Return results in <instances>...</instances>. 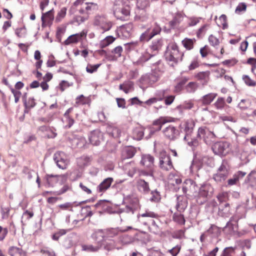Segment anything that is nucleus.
Returning <instances> with one entry per match:
<instances>
[{"instance_id": "nucleus-1", "label": "nucleus", "mask_w": 256, "mask_h": 256, "mask_svg": "<svg viewBox=\"0 0 256 256\" xmlns=\"http://www.w3.org/2000/svg\"><path fill=\"white\" fill-rule=\"evenodd\" d=\"M158 214L150 210H146L145 212L138 215V218L139 222L144 225H148L150 230L156 234H158L161 232V230L156 222L154 220H146V218H156Z\"/></svg>"}, {"instance_id": "nucleus-2", "label": "nucleus", "mask_w": 256, "mask_h": 256, "mask_svg": "<svg viewBox=\"0 0 256 256\" xmlns=\"http://www.w3.org/2000/svg\"><path fill=\"white\" fill-rule=\"evenodd\" d=\"M130 230H138V229L133 228L130 226H128L126 228L117 227L115 228H108L106 230H98L96 231L94 234V236L96 238L101 237V238L99 241H101L104 239V238H112L116 236H120V234L122 232H125Z\"/></svg>"}, {"instance_id": "nucleus-3", "label": "nucleus", "mask_w": 256, "mask_h": 256, "mask_svg": "<svg viewBox=\"0 0 256 256\" xmlns=\"http://www.w3.org/2000/svg\"><path fill=\"white\" fill-rule=\"evenodd\" d=\"M164 56L169 64L174 66L182 60L183 54L179 52L176 44H171L168 46Z\"/></svg>"}, {"instance_id": "nucleus-4", "label": "nucleus", "mask_w": 256, "mask_h": 256, "mask_svg": "<svg viewBox=\"0 0 256 256\" xmlns=\"http://www.w3.org/2000/svg\"><path fill=\"white\" fill-rule=\"evenodd\" d=\"M114 14L117 19L122 20H128L130 14V6L122 0H116L114 6Z\"/></svg>"}, {"instance_id": "nucleus-5", "label": "nucleus", "mask_w": 256, "mask_h": 256, "mask_svg": "<svg viewBox=\"0 0 256 256\" xmlns=\"http://www.w3.org/2000/svg\"><path fill=\"white\" fill-rule=\"evenodd\" d=\"M154 55L155 54H150L148 50L139 48L134 51L132 54L133 64L136 66H142L145 62Z\"/></svg>"}, {"instance_id": "nucleus-6", "label": "nucleus", "mask_w": 256, "mask_h": 256, "mask_svg": "<svg viewBox=\"0 0 256 256\" xmlns=\"http://www.w3.org/2000/svg\"><path fill=\"white\" fill-rule=\"evenodd\" d=\"M160 27L156 24L146 28L140 36V41L142 42H148L154 36L160 33Z\"/></svg>"}, {"instance_id": "nucleus-7", "label": "nucleus", "mask_w": 256, "mask_h": 256, "mask_svg": "<svg viewBox=\"0 0 256 256\" xmlns=\"http://www.w3.org/2000/svg\"><path fill=\"white\" fill-rule=\"evenodd\" d=\"M160 74V71L155 69L151 73L143 75L140 79V82L142 84L151 86L158 80Z\"/></svg>"}, {"instance_id": "nucleus-8", "label": "nucleus", "mask_w": 256, "mask_h": 256, "mask_svg": "<svg viewBox=\"0 0 256 256\" xmlns=\"http://www.w3.org/2000/svg\"><path fill=\"white\" fill-rule=\"evenodd\" d=\"M160 166L164 170L168 171L173 168L170 156L165 151L160 153Z\"/></svg>"}, {"instance_id": "nucleus-9", "label": "nucleus", "mask_w": 256, "mask_h": 256, "mask_svg": "<svg viewBox=\"0 0 256 256\" xmlns=\"http://www.w3.org/2000/svg\"><path fill=\"white\" fill-rule=\"evenodd\" d=\"M197 136L202 138L206 144H210L215 138V134L208 128L200 127L198 130Z\"/></svg>"}, {"instance_id": "nucleus-10", "label": "nucleus", "mask_w": 256, "mask_h": 256, "mask_svg": "<svg viewBox=\"0 0 256 256\" xmlns=\"http://www.w3.org/2000/svg\"><path fill=\"white\" fill-rule=\"evenodd\" d=\"M230 144L228 142H218L216 143L212 148L216 154L224 156L228 153L230 150Z\"/></svg>"}, {"instance_id": "nucleus-11", "label": "nucleus", "mask_w": 256, "mask_h": 256, "mask_svg": "<svg viewBox=\"0 0 256 256\" xmlns=\"http://www.w3.org/2000/svg\"><path fill=\"white\" fill-rule=\"evenodd\" d=\"M198 189V187L196 182L191 179L186 180L183 184L182 190L185 194L189 192L188 194H192L193 196H196Z\"/></svg>"}, {"instance_id": "nucleus-12", "label": "nucleus", "mask_w": 256, "mask_h": 256, "mask_svg": "<svg viewBox=\"0 0 256 256\" xmlns=\"http://www.w3.org/2000/svg\"><path fill=\"white\" fill-rule=\"evenodd\" d=\"M54 160L57 166L62 170L66 168L68 164L66 156L62 152H56L54 156Z\"/></svg>"}, {"instance_id": "nucleus-13", "label": "nucleus", "mask_w": 256, "mask_h": 256, "mask_svg": "<svg viewBox=\"0 0 256 256\" xmlns=\"http://www.w3.org/2000/svg\"><path fill=\"white\" fill-rule=\"evenodd\" d=\"M164 136L170 140H174L178 136L180 132L178 130L172 125H169L162 130Z\"/></svg>"}, {"instance_id": "nucleus-14", "label": "nucleus", "mask_w": 256, "mask_h": 256, "mask_svg": "<svg viewBox=\"0 0 256 256\" xmlns=\"http://www.w3.org/2000/svg\"><path fill=\"white\" fill-rule=\"evenodd\" d=\"M94 24L101 28L104 31H108L112 27V23L104 16H96L94 20Z\"/></svg>"}, {"instance_id": "nucleus-15", "label": "nucleus", "mask_w": 256, "mask_h": 256, "mask_svg": "<svg viewBox=\"0 0 256 256\" xmlns=\"http://www.w3.org/2000/svg\"><path fill=\"white\" fill-rule=\"evenodd\" d=\"M228 174V169L223 162L218 168L217 173L214 176V178L216 182H222L226 179Z\"/></svg>"}, {"instance_id": "nucleus-16", "label": "nucleus", "mask_w": 256, "mask_h": 256, "mask_svg": "<svg viewBox=\"0 0 256 256\" xmlns=\"http://www.w3.org/2000/svg\"><path fill=\"white\" fill-rule=\"evenodd\" d=\"M174 118H167L161 116L158 118L154 120L152 122V126L154 130L156 132H159L162 128V126L167 122H174Z\"/></svg>"}, {"instance_id": "nucleus-17", "label": "nucleus", "mask_w": 256, "mask_h": 256, "mask_svg": "<svg viewBox=\"0 0 256 256\" xmlns=\"http://www.w3.org/2000/svg\"><path fill=\"white\" fill-rule=\"evenodd\" d=\"M54 19V10L52 9L45 13H42L41 20L42 21V26H50Z\"/></svg>"}, {"instance_id": "nucleus-18", "label": "nucleus", "mask_w": 256, "mask_h": 256, "mask_svg": "<svg viewBox=\"0 0 256 256\" xmlns=\"http://www.w3.org/2000/svg\"><path fill=\"white\" fill-rule=\"evenodd\" d=\"M198 195L200 197L207 198L212 194L213 189L211 186L208 184H204L198 189Z\"/></svg>"}, {"instance_id": "nucleus-19", "label": "nucleus", "mask_w": 256, "mask_h": 256, "mask_svg": "<svg viewBox=\"0 0 256 256\" xmlns=\"http://www.w3.org/2000/svg\"><path fill=\"white\" fill-rule=\"evenodd\" d=\"M89 140L92 144L98 146L102 140V134L99 130H94L90 132Z\"/></svg>"}, {"instance_id": "nucleus-20", "label": "nucleus", "mask_w": 256, "mask_h": 256, "mask_svg": "<svg viewBox=\"0 0 256 256\" xmlns=\"http://www.w3.org/2000/svg\"><path fill=\"white\" fill-rule=\"evenodd\" d=\"M136 234L134 236H132L126 234H121L118 238V242L122 246L130 244L136 241Z\"/></svg>"}, {"instance_id": "nucleus-21", "label": "nucleus", "mask_w": 256, "mask_h": 256, "mask_svg": "<svg viewBox=\"0 0 256 256\" xmlns=\"http://www.w3.org/2000/svg\"><path fill=\"white\" fill-rule=\"evenodd\" d=\"M86 36V32L84 30L80 33L70 36L65 41L64 44L68 45L71 44H76L82 40L84 36Z\"/></svg>"}, {"instance_id": "nucleus-22", "label": "nucleus", "mask_w": 256, "mask_h": 256, "mask_svg": "<svg viewBox=\"0 0 256 256\" xmlns=\"http://www.w3.org/2000/svg\"><path fill=\"white\" fill-rule=\"evenodd\" d=\"M113 178H108L104 179L98 186L96 190L98 192L103 193L106 192L110 186Z\"/></svg>"}, {"instance_id": "nucleus-23", "label": "nucleus", "mask_w": 256, "mask_h": 256, "mask_svg": "<svg viewBox=\"0 0 256 256\" xmlns=\"http://www.w3.org/2000/svg\"><path fill=\"white\" fill-rule=\"evenodd\" d=\"M154 158L150 154H144L142 156L140 164L146 168H151L154 166Z\"/></svg>"}, {"instance_id": "nucleus-24", "label": "nucleus", "mask_w": 256, "mask_h": 256, "mask_svg": "<svg viewBox=\"0 0 256 256\" xmlns=\"http://www.w3.org/2000/svg\"><path fill=\"white\" fill-rule=\"evenodd\" d=\"M136 186L138 190L143 194H148L150 191L148 182L142 179L138 180Z\"/></svg>"}, {"instance_id": "nucleus-25", "label": "nucleus", "mask_w": 256, "mask_h": 256, "mask_svg": "<svg viewBox=\"0 0 256 256\" xmlns=\"http://www.w3.org/2000/svg\"><path fill=\"white\" fill-rule=\"evenodd\" d=\"M177 201L176 208L180 212H182L188 206L186 198L182 196H178L177 198Z\"/></svg>"}, {"instance_id": "nucleus-26", "label": "nucleus", "mask_w": 256, "mask_h": 256, "mask_svg": "<svg viewBox=\"0 0 256 256\" xmlns=\"http://www.w3.org/2000/svg\"><path fill=\"white\" fill-rule=\"evenodd\" d=\"M162 46V40L160 39L154 40L150 45L148 49H147L150 54L157 53L158 51L161 48Z\"/></svg>"}, {"instance_id": "nucleus-27", "label": "nucleus", "mask_w": 256, "mask_h": 256, "mask_svg": "<svg viewBox=\"0 0 256 256\" xmlns=\"http://www.w3.org/2000/svg\"><path fill=\"white\" fill-rule=\"evenodd\" d=\"M206 232L212 238H218L220 234L221 230L216 225L212 224Z\"/></svg>"}, {"instance_id": "nucleus-28", "label": "nucleus", "mask_w": 256, "mask_h": 256, "mask_svg": "<svg viewBox=\"0 0 256 256\" xmlns=\"http://www.w3.org/2000/svg\"><path fill=\"white\" fill-rule=\"evenodd\" d=\"M246 172L239 171L235 174L232 178L229 179L228 181V186H233L236 184L240 178H243L246 175Z\"/></svg>"}, {"instance_id": "nucleus-29", "label": "nucleus", "mask_w": 256, "mask_h": 256, "mask_svg": "<svg viewBox=\"0 0 256 256\" xmlns=\"http://www.w3.org/2000/svg\"><path fill=\"white\" fill-rule=\"evenodd\" d=\"M168 181L170 184L173 186L180 184L182 182L180 176L176 173H170L168 176Z\"/></svg>"}, {"instance_id": "nucleus-30", "label": "nucleus", "mask_w": 256, "mask_h": 256, "mask_svg": "<svg viewBox=\"0 0 256 256\" xmlns=\"http://www.w3.org/2000/svg\"><path fill=\"white\" fill-rule=\"evenodd\" d=\"M144 129L143 128L138 126L133 130L132 137L134 139L139 140H140L144 135Z\"/></svg>"}, {"instance_id": "nucleus-31", "label": "nucleus", "mask_w": 256, "mask_h": 256, "mask_svg": "<svg viewBox=\"0 0 256 256\" xmlns=\"http://www.w3.org/2000/svg\"><path fill=\"white\" fill-rule=\"evenodd\" d=\"M108 134L114 138H118L121 134L120 130L114 126H109L107 128Z\"/></svg>"}, {"instance_id": "nucleus-32", "label": "nucleus", "mask_w": 256, "mask_h": 256, "mask_svg": "<svg viewBox=\"0 0 256 256\" xmlns=\"http://www.w3.org/2000/svg\"><path fill=\"white\" fill-rule=\"evenodd\" d=\"M194 127V123L192 120L187 121L186 122L184 126V131L186 134L184 138V140L188 139L190 135L192 132Z\"/></svg>"}, {"instance_id": "nucleus-33", "label": "nucleus", "mask_w": 256, "mask_h": 256, "mask_svg": "<svg viewBox=\"0 0 256 256\" xmlns=\"http://www.w3.org/2000/svg\"><path fill=\"white\" fill-rule=\"evenodd\" d=\"M78 12L82 16H79L76 17V20L78 22L82 23L87 20L89 17L88 12L85 10V8H81Z\"/></svg>"}, {"instance_id": "nucleus-34", "label": "nucleus", "mask_w": 256, "mask_h": 256, "mask_svg": "<svg viewBox=\"0 0 256 256\" xmlns=\"http://www.w3.org/2000/svg\"><path fill=\"white\" fill-rule=\"evenodd\" d=\"M120 89L122 90L125 93L128 94L132 90L134 83L130 81H126L120 85Z\"/></svg>"}, {"instance_id": "nucleus-35", "label": "nucleus", "mask_w": 256, "mask_h": 256, "mask_svg": "<svg viewBox=\"0 0 256 256\" xmlns=\"http://www.w3.org/2000/svg\"><path fill=\"white\" fill-rule=\"evenodd\" d=\"M216 96L217 94L216 93H210L204 96L201 100L204 104H208L213 101Z\"/></svg>"}, {"instance_id": "nucleus-36", "label": "nucleus", "mask_w": 256, "mask_h": 256, "mask_svg": "<svg viewBox=\"0 0 256 256\" xmlns=\"http://www.w3.org/2000/svg\"><path fill=\"white\" fill-rule=\"evenodd\" d=\"M219 212L222 216L228 217L230 214V206L228 203H226L224 205H220L219 207Z\"/></svg>"}, {"instance_id": "nucleus-37", "label": "nucleus", "mask_w": 256, "mask_h": 256, "mask_svg": "<svg viewBox=\"0 0 256 256\" xmlns=\"http://www.w3.org/2000/svg\"><path fill=\"white\" fill-rule=\"evenodd\" d=\"M232 218L230 220L227 222L226 225L223 228L224 232L228 235L232 234L234 232L236 228V226L232 223Z\"/></svg>"}, {"instance_id": "nucleus-38", "label": "nucleus", "mask_w": 256, "mask_h": 256, "mask_svg": "<svg viewBox=\"0 0 256 256\" xmlns=\"http://www.w3.org/2000/svg\"><path fill=\"white\" fill-rule=\"evenodd\" d=\"M184 16L181 14H177L174 19L170 22L169 24L172 28H174L183 20Z\"/></svg>"}, {"instance_id": "nucleus-39", "label": "nucleus", "mask_w": 256, "mask_h": 256, "mask_svg": "<svg viewBox=\"0 0 256 256\" xmlns=\"http://www.w3.org/2000/svg\"><path fill=\"white\" fill-rule=\"evenodd\" d=\"M66 10L67 9L65 7L62 8L60 10L55 18V22L56 23L60 22L64 18L66 14Z\"/></svg>"}, {"instance_id": "nucleus-40", "label": "nucleus", "mask_w": 256, "mask_h": 256, "mask_svg": "<svg viewBox=\"0 0 256 256\" xmlns=\"http://www.w3.org/2000/svg\"><path fill=\"white\" fill-rule=\"evenodd\" d=\"M26 94L23 96L24 105L26 108H31L36 106L35 100L33 98H30L28 101L26 100Z\"/></svg>"}, {"instance_id": "nucleus-41", "label": "nucleus", "mask_w": 256, "mask_h": 256, "mask_svg": "<svg viewBox=\"0 0 256 256\" xmlns=\"http://www.w3.org/2000/svg\"><path fill=\"white\" fill-rule=\"evenodd\" d=\"M235 250L236 248L232 246L226 247L223 250L220 256H234Z\"/></svg>"}, {"instance_id": "nucleus-42", "label": "nucleus", "mask_w": 256, "mask_h": 256, "mask_svg": "<svg viewBox=\"0 0 256 256\" xmlns=\"http://www.w3.org/2000/svg\"><path fill=\"white\" fill-rule=\"evenodd\" d=\"M114 40L115 38L113 36H108L100 42V46L102 48H105L112 43Z\"/></svg>"}, {"instance_id": "nucleus-43", "label": "nucleus", "mask_w": 256, "mask_h": 256, "mask_svg": "<svg viewBox=\"0 0 256 256\" xmlns=\"http://www.w3.org/2000/svg\"><path fill=\"white\" fill-rule=\"evenodd\" d=\"M210 72H202L198 73L196 75V78L200 80H204L205 82H207L208 80Z\"/></svg>"}, {"instance_id": "nucleus-44", "label": "nucleus", "mask_w": 256, "mask_h": 256, "mask_svg": "<svg viewBox=\"0 0 256 256\" xmlns=\"http://www.w3.org/2000/svg\"><path fill=\"white\" fill-rule=\"evenodd\" d=\"M124 49L127 52H130L131 50H134L138 46V42H134L124 44Z\"/></svg>"}, {"instance_id": "nucleus-45", "label": "nucleus", "mask_w": 256, "mask_h": 256, "mask_svg": "<svg viewBox=\"0 0 256 256\" xmlns=\"http://www.w3.org/2000/svg\"><path fill=\"white\" fill-rule=\"evenodd\" d=\"M214 105L217 110H222L226 106L224 98H218Z\"/></svg>"}, {"instance_id": "nucleus-46", "label": "nucleus", "mask_w": 256, "mask_h": 256, "mask_svg": "<svg viewBox=\"0 0 256 256\" xmlns=\"http://www.w3.org/2000/svg\"><path fill=\"white\" fill-rule=\"evenodd\" d=\"M86 6L85 7V10L88 12V15L90 12L97 10L98 9V4L94 2L86 3Z\"/></svg>"}, {"instance_id": "nucleus-47", "label": "nucleus", "mask_w": 256, "mask_h": 256, "mask_svg": "<svg viewBox=\"0 0 256 256\" xmlns=\"http://www.w3.org/2000/svg\"><path fill=\"white\" fill-rule=\"evenodd\" d=\"M126 170H128L126 174L130 177H133L136 172V168L132 166L131 164H126Z\"/></svg>"}, {"instance_id": "nucleus-48", "label": "nucleus", "mask_w": 256, "mask_h": 256, "mask_svg": "<svg viewBox=\"0 0 256 256\" xmlns=\"http://www.w3.org/2000/svg\"><path fill=\"white\" fill-rule=\"evenodd\" d=\"M194 41V40L186 38L182 41V43L184 48L190 50L193 48Z\"/></svg>"}, {"instance_id": "nucleus-49", "label": "nucleus", "mask_w": 256, "mask_h": 256, "mask_svg": "<svg viewBox=\"0 0 256 256\" xmlns=\"http://www.w3.org/2000/svg\"><path fill=\"white\" fill-rule=\"evenodd\" d=\"M198 86V84L196 82H190L186 85V88L188 92H194L197 90Z\"/></svg>"}, {"instance_id": "nucleus-50", "label": "nucleus", "mask_w": 256, "mask_h": 256, "mask_svg": "<svg viewBox=\"0 0 256 256\" xmlns=\"http://www.w3.org/2000/svg\"><path fill=\"white\" fill-rule=\"evenodd\" d=\"M84 142L85 140L83 138H80V139H78V138H75L72 140V146L74 147H81L84 145Z\"/></svg>"}, {"instance_id": "nucleus-51", "label": "nucleus", "mask_w": 256, "mask_h": 256, "mask_svg": "<svg viewBox=\"0 0 256 256\" xmlns=\"http://www.w3.org/2000/svg\"><path fill=\"white\" fill-rule=\"evenodd\" d=\"M82 249L88 252H94L97 251L99 249V246H93L91 244H85L82 246Z\"/></svg>"}, {"instance_id": "nucleus-52", "label": "nucleus", "mask_w": 256, "mask_h": 256, "mask_svg": "<svg viewBox=\"0 0 256 256\" xmlns=\"http://www.w3.org/2000/svg\"><path fill=\"white\" fill-rule=\"evenodd\" d=\"M173 218L176 222L179 224H184L185 223V219L184 217V216L181 214L175 213L174 214Z\"/></svg>"}, {"instance_id": "nucleus-53", "label": "nucleus", "mask_w": 256, "mask_h": 256, "mask_svg": "<svg viewBox=\"0 0 256 256\" xmlns=\"http://www.w3.org/2000/svg\"><path fill=\"white\" fill-rule=\"evenodd\" d=\"M15 34L18 38L25 37L26 34V30L25 26L16 28L15 30Z\"/></svg>"}, {"instance_id": "nucleus-54", "label": "nucleus", "mask_w": 256, "mask_h": 256, "mask_svg": "<svg viewBox=\"0 0 256 256\" xmlns=\"http://www.w3.org/2000/svg\"><path fill=\"white\" fill-rule=\"evenodd\" d=\"M216 197L220 202L222 203L228 200V194L227 192H222L218 194Z\"/></svg>"}, {"instance_id": "nucleus-55", "label": "nucleus", "mask_w": 256, "mask_h": 256, "mask_svg": "<svg viewBox=\"0 0 256 256\" xmlns=\"http://www.w3.org/2000/svg\"><path fill=\"white\" fill-rule=\"evenodd\" d=\"M101 64H96L95 65H92L88 64L86 68V71L90 74H92L96 72L98 68L100 66Z\"/></svg>"}, {"instance_id": "nucleus-56", "label": "nucleus", "mask_w": 256, "mask_h": 256, "mask_svg": "<svg viewBox=\"0 0 256 256\" xmlns=\"http://www.w3.org/2000/svg\"><path fill=\"white\" fill-rule=\"evenodd\" d=\"M168 90H161L156 92V96H158V100H162L165 98L166 94H167Z\"/></svg>"}, {"instance_id": "nucleus-57", "label": "nucleus", "mask_w": 256, "mask_h": 256, "mask_svg": "<svg viewBox=\"0 0 256 256\" xmlns=\"http://www.w3.org/2000/svg\"><path fill=\"white\" fill-rule=\"evenodd\" d=\"M151 194L152 196L150 199V201L157 202L160 200V196L157 190L152 191Z\"/></svg>"}, {"instance_id": "nucleus-58", "label": "nucleus", "mask_w": 256, "mask_h": 256, "mask_svg": "<svg viewBox=\"0 0 256 256\" xmlns=\"http://www.w3.org/2000/svg\"><path fill=\"white\" fill-rule=\"evenodd\" d=\"M242 80H244L245 84L248 86H253L256 84V82L252 80L248 76H243Z\"/></svg>"}, {"instance_id": "nucleus-59", "label": "nucleus", "mask_w": 256, "mask_h": 256, "mask_svg": "<svg viewBox=\"0 0 256 256\" xmlns=\"http://www.w3.org/2000/svg\"><path fill=\"white\" fill-rule=\"evenodd\" d=\"M21 250L16 247H12L10 249V254L12 256H22Z\"/></svg>"}, {"instance_id": "nucleus-60", "label": "nucleus", "mask_w": 256, "mask_h": 256, "mask_svg": "<svg viewBox=\"0 0 256 256\" xmlns=\"http://www.w3.org/2000/svg\"><path fill=\"white\" fill-rule=\"evenodd\" d=\"M145 132L146 134V138L148 139L152 136L156 132L155 131L153 127L150 126L145 130Z\"/></svg>"}, {"instance_id": "nucleus-61", "label": "nucleus", "mask_w": 256, "mask_h": 256, "mask_svg": "<svg viewBox=\"0 0 256 256\" xmlns=\"http://www.w3.org/2000/svg\"><path fill=\"white\" fill-rule=\"evenodd\" d=\"M137 4L140 8L144 9L149 6L150 1L149 0H138Z\"/></svg>"}, {"instance_id": "nucleus-62", "label": "nucleus", "mask_w": 256, "mask_h": 256, "mask_svg": "<svg viewBox=\"0 0 256 256\" xmlns=\"http://www.w3.org/2000/svg\"><path fill=\"white\" fill-rule=\"evenodd\" d=\"M250 106V102L248 100H242L238 104V106L242 110H245L247 109Z\"/></svg>"}, {"instance_id": "nucleus-63", "label": "nucleus", "mask_w": 256, "mask_h": 256, "mask_svg": "<svg viewBox=\"0 0 256 256\" xmlns=\"http://www.w3.org/2000/svg\"><path fill=\"white\" fill-rule=\"evenodd\" d=\"M172 237L175 238L182 239L184 237V230H180L174 232Z\"/></svg>"}, {"instance_id": "nucleus-64", "label": "nucleus", "mask_w": 256, "mask_h": 256, "mask_svg": "<svg viewBox=\"0 0 256 256\" xmlns=\"http://www.w3.org/2000/svg\"><path fill=\"white\" fill-rule=\"evenodd\" d=\"M181 247L179 245H177L174 247L172 248L169 250L168 252L172 256H176L177 254L180 252Z\"/></svg>"}]
</instances>
